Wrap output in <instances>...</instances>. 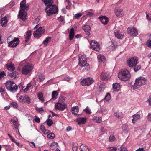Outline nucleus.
Instances as JSON below:
<instances>
[{
	"mask_svg": "<svg viewBox=\"0 0 151 151\" xmlns=\"http://www.w3.org/2000/svg\"><path fill=\"white\" fill-rule=\"evenodd\" d=\"M45 10L47 14L49 16L56 13L58 11V7L56 5L52 4L46 6Z\"/></svg>",
	"mask_w": 151,
	"mask_h": 151,
	"instance_id": "7ed1b4c3",
	"label": "nucleus"
},
{
	"mask_svg": "<svg viewBox=\"0 0 151 151\" xmlns=\"http://www.w3.org/2000/svg\"><path fill=\"white\" fill-rule=\"evenodd\" d=\"M58 96V94L56 91H53L52 93V98L54 99H56L57 96Z\"/></svg>",
	"mask_w": 151,
	"mask_h": 151,
	"instance_id": "37998d69",
	"label": "nucleus"
},
{
	"mask_svg": "<svg viewBox=\"0 0 151 151\" xmlns=\"http://www.w3.org/2000/svg\"><path fill=\"white\" fill-rule=\"evenodd\" d=\"M110 49H111L112 50H113L116 47V45H115L114 44L112 43V44L111 46H110L109 47Z\"/></svg>",
	"mask_w": 151,
	"mask_h": 151,
	"instance_id": "338daca9",
	"label": "nucleus"
},
{
	"mask_svg": "<svg viewBox=\"0 0 151 151\" xmlns=\"http://www.w3.org/2000/svg\"><path fill=\"white\" fill-rule=\"evenodd\" d=\"M119 78L124 81L128 80L130 77L129 72L127 70H122L118 75Z\"/></svg>",
	"mask_w": 151,
	"mask_h": 151,
	"instance_id": "20e7f679",
	"label": "nucleus"
},
{
	"mask_svg": "<svg viewBox=\"0 0 151 151\" xmlns=\"http://www.w3.org/2000/svg\"><path fill=\"white\" fill-rule=\"evenodd\" d=\"M36 110L39 112H43L44 111V110L42 107L37 108L36 109Z\"/></svg>",
	"mask_w": 151,
	"mask_h": 151,
	"instance_id": "680f3d73",
	"label": "nucleus"
},
{
	"mask_svg": "<svg viewBox=\"0 0 151 151\" xmlns=\"http://www.w3.org/2000/svg\"><path fill=\"white\" fill-rule=\"evenodd\" d=\"M64 18L63 17L61 16L58 18V19L60 22H62L64 20Z\"/></svg>",
	"mask_w": 151,
	"mask_h": 151,
	"instance_id": "69168bd1",
	"label": "nucleus"
},
{
	"mask_svg": "<svg viewBox=\"0 0 151 151\" xmlns=\"http://www.w3.org/2000/svg\"><path fill=\"white\" fill-rule=\"evenodd\" d=\"M55 109L60 110L63 111L66 108V106L65 105H62L61 103H58L55 104Z\"/></svg>",
	"mask_w": 151,
	"mask_h": 151,
	"instance_id": "dca6fc26",
	"label": "nucleus"
},
{
	"mask_svg": "<svg viewBox=\"0 0 151 151\" xmlns=\"http://www.w3.org/2000/svg\"><path fill=\"white\" fill-rule=\"evenodd\" d=\"M19 16L20 19L23 21L26 19L27 12L25 10L20 9L19 12Z\"/></svg>",
	"mask_w": 151,
	"mask_h": 151,
	"instance_id": "f8f14e48",
	"label": "nucleus"
},
{
	"mask_svg": "<svg viewBox=\"0 0 151 151\" xmlns=\"http://www.w3.org/2000/svg\"><path fill=\"white\" fill-rule=\"evenodd\" d=\"M47 124L49 126H50L53 123V121L49 118L47 120Z\"/></svg>",
	"mask_w": 151,
	"mask_h": 151,
	"instance_id": "09e8293b",
	"label": "nucleus"
},
{
	"mask_svg": "<svg viewBox=\"0 0 151 151\" xmlns=\"http://www.w3.org/2000/svg\"><path fill=\"white\" fill-rule=\"evenodd\" d=\"M115 139L114 136L113 135H110L109 137V141L110 142H113Z\"/></svg>",
	"mask_w": 151,
	"mask_h": 151,
	"instance_id": "3c124183",
	"label": "nucleus"
},
{
	"mask_svg": "<svg viewBox=\"0 0 151 151\" xmlns=\"http://www.w3.org/2000/svg\"><path fill=\"white\" fill-rule=\"evenodd\" d=\"M91 48L96 51H99L100 48L99 43L94 41H92L90 43Z\"/></svg>",
	"mask_w": 151,
	"mask_h": 151,
	"instance_id": "9d476101",
	"label": "nucleus"
},
{
	"mask_svg": "<svg viewBox=\"0 0 151 151\" xmlns=\"http://www.w3.org/2000/svg\"><path fill=\"white\" fill-rule=\"evenodd\" d=\"M147 19L149 20H151V14H149L146 15Z\"/></svg>",
	"mask_w": 151,
	"mask_h": 151,
	"instance_id": "0e129e2a",
	"label": "nucleus"
},
{
	"mask_svg": "<svg viewBox=\"0 0 151 151\" xmlns=\"http://www.w3.org/2000/svg\"><path fill=\"white\" fill-rule=\"evenodd\" d=\"M97 58L99 62H103L105 60L104 56L103 55H99L98 56Z\"/></svg>",
	"mask_w": 151,
	"mask_h": 151,
	"instance_id": "e433bc0d",
	"label": "nucleus"
},
{
	"mask_svg": "<svg viewBox=\"0 0 151 151\" xmlns=\"http://www.w3.org/2000/svg\"><path fill=\"white\" fill-rule=\"evenodd\" d=\"M78 147L75 145H73V146L72 150L73 151H78Z\"/></svg>",
	"mask_w": 151,
	"mask_h": 151,
	"instance_id": "e2e57ef3",
	"label": "nucleus"
},
{
	"mask_svg": "<svg viewBox=\"0 0 151 151\" xmlns=\"http://www.w3.org/2000/svg\"><path fill=\"white\" fill-rule=\"evenodd\" d=\"M74 35V30L73 28H72L70 30L69 34V39L70 40H71Z\"/></svg>",
	"mask_w": 151,
	"mask_h": 151,
	"instance_id": "bb28decb",
	"label": "nucleus"
},
{
	"mask_svg": "<svg viewBox=\"0 0 151 151\" xmlns=\"http://www.w3.org/2000/svg\"><path fill=\"white\" fill-rule=\"evenodd\" d=\"M107 111V109H106L105 107H103L99 109L98 112L100 114H103L104 112Z\"/></svg>",
	"mask_w": 151,
	"mask_h": 151,
	"instance_id": "4c0bfd02",
	"label": "nucleus"
},
{
	"mask_svg": "<svg viewBox=\"0 0 151 151\" xmlns=\"http://www.w3.org/2000/svg\"><path fill=\"white\" fill-rule=\"evenodd\" d=\"M98 84L99 86V88H98L99 91L101 92L102 90H103L105 88V83L103 82L101 83H99Z\"/></svg>",
	"mask_w": 151,
	"mask_h": 151,
	"instance_id": "2f4dec72",
	"label": "nucleus"
},
{
	"mask_svg": "<svg viewBox=\"0 0 151 151\" xmlns=\"http://www.w3.org/2000/svg\"><path fill=\"white\" fill-rule=\"evenodd\" d=\"M45 32V29L42 27H39L34 32L33 35L35 37L39 38Z\"/></svg>",
	"mask_w": 151,
	"mask_h": 151,
	"instance_id": "6e6552de",
	"label": "nucleus"
},
{
	"mask_svg": "<svg viewBox=\"0 0 151 151\" xmlns=\"http://www.w3.org/2000/svg\"><path fill=\"white\" fill-rule=\"evenodd\" d=\"M82 15V14L81 13H77L75 15V17L76 19H78Z\"/></svg>",
	"mask_w": 151,
	"mask_h": 151,
	"instance_id": "6e6d98bb",
	"label": "nucleus"
},
{
	"mask_svg": "<svg viewBox=\"0 0 151 151\" xmlns=\"http://www.w3.org/2000/svg\"><path fill=\"white\" fill-rule=\"evenodd\" d=\"M11 104L13 107L16 108H17L18 106L17 104L15 102H12L11 103Z\"/></svg>",
	"mask_w": 151,
	"mask_h": 151,
	"instance_id": "864d4df0",
	"label": "nucleus"
},
{
	"mask_svg": "<svg viewBox=\"0 0 151 151\" xmlns=\"http://www.w3.org/2000/svg\"><path fill=\"white\" fill-rule=\"evenodd\" d=\"M86 118L84 117H80L77 119L76 121L78 124H84L86 121Z\"/></svg>",
	"mask_w": 151,
	"mask_h": 151,
	"instance_id": "6ab92c4d",
	"label": "nucleus"
},
{
	"mask_svg": "<svg viewBox=\"0 0 151 151\" xmlns=\"http://www.w3.org/2000/svg\"><path fill=\"white\" fill-rule=\"evenodd\" d=\"M31 31H27L26 35L25 36V42H27L30 39L31 35Z\"/></svg>",
	"mask_w": 151,
	"mask_h": 151,
	"instance_id": "b1692460",
	"label": "nucleus"
},
{
	"mask_svg": "<svg viewBox=\"0 0 151 151\" xmlns=\"http://www.w3.org/2000/svg\"><path fill=\"white\" fill-rule=\"evenodd\" d=\"M51 37H47L43 41V43L44 44L45 46H47L48 42H49L51 40Z\"/></svg>",
	"mask_w": 151,
	"mask_h": 151,
	"instance_id": "a19ab883",
	"label": "nucleus"
},
{
	"mask_svg": "<svg viewBox=\"0 0 151 151\" xmlns=\"http://www.w3.org/2000/svg\"><path fill=\"white\" fill-rule=\"evenodd\" d=\"M115 12L116 15L118 17H121L123 15L122 10L121 9H116Z\"/></svg>",
	"mask_w": 151,
	"mask_h": 151,
	"instance_id": "5701e85b",
	"label": "nucleus"
},
{
	"mask_svg": "<svg viewBox=\"0 0 151 151\" xmlns=\"http://www.w3.org/2000/svg\"><path fill=\"white\" fill-rule=\"evenodd\" d=\"M80 149L81 151H89V150L88 147L86 145L82 144L80 146Z\"/></svg>",
	"mask_w": 151,
	"mask_h": 151,
	"instance_id": "cd10ccee",
	"label": "nucleus"
},
{
	"mask_svg": "<svg viewBox=\"0 0 151 151\" xmlns=\"http://www.w3.org/2000/svg\"><path fill=\"white\" fill-rule=\"evenodd\" d=\"M5 75V73L4 72H0V79H1L2 77Z\"/></svg>",
	"mask_w": 151,
	"mask_h": 151,
	"instance_id": "bf43d9fd",
	"label": "nucleus"
},
{
	"mask_svg": "<svg viewBox=\"0 0 151 151\" xmlns=\"http://www.w3.org/2000/svg\"><path fill=\"white\" fill-rule=\"evenodd\" d=\"M146 82V79L145 78L140 77L137 78L134 83V89H137L140 86L144 85Z\"/></svg>",
	"mask_w": 151,
	"mask_h": 151,
	"instance_id": "39448f33",
	"label": "nucleus"
},
{
	"mask_svg": "<svg viewBox=\"0 0 151 151\" xmlns=\"http://www.w3.org/2000/svg\"><path fill=\"white\" fill-rule=\"evenodd\" d=\"M133 119L132 121V123L134 124L135 123V122L139 119L140 118V116L139 114H135L132 116Z\"/></svg>",
	"mask_w": 151,
	"mask_h": 151,
	"instance_id": "393cba45",
	"label": "nucleus"
},
{
	"mask_svg": "<svg viewBox=\"0 0 151 151\" xmlns=\"http://www.w3.org/2000/svg\"><path fill=\"white\" fill-rule=\"evenodd\" d=\"M110 77L109 73L107 72H103L101 76V78L104 81H106Z\"/></svg>",
	"mask_w": 151,
	"mask_h": 151,
	"instance_id": "2eb2a0df",
	"label": "nucleus"
},
{
	"mask_svg": "<svg viewBox=\"0 0 151 151\" xmlns=\"http://www.w3.org/2000/svg\"><path fill=\"white\" fill-rule=\"evenodd\" d=\"M141 68V66L140 65H138L136 67L134 68V71L137 72L139 71Z\"/></svg>",
	"mask_w": 151,
	"mask_h": 151,
	"instance_id": "8fccbe9b",
	"label": "nucleus"
},
{
	"mask_svg": "<svg viewBox=\"0 0 151 151\" xmlns=\"http://www.w3.org/2000/svg\"><path fill=\"white\" fill-rule=\"evenodd\" d=\"M55 137V135L53 133H51L47 135L48 137L50 139H53Z\"/></svg>",
	"mask_w": 151,
	"mask_h": 151,
	"instance_id": "49530a36",
	"label": "nucleus"
},
{
	"mask_svg": "<svg viewBox=\"0 0 151 151\" xmlns=\"http://www.w3.org/2000/svg\"><path fill=\"white\" fill-rule=\"evenodd\" d=\"M138 63V60L136 58L133 57L128 59L127 64L130 67H134L136 66Z\"/></svg>",
	"mask_w": 151,
	"mask_h": 151,
	"instance_id": "0eeeda50",
	"label": "nucleus"
},
{
	"mask_svg": "<svg viewBox=\"0 0 151 151\" xmlns=\"http://www.w3.org/2000/svg\"><path fill=\"white\" fill-rule=\"evenodd\" d=\"M18 73L16 71H14L9 74V76L13 78H16L18 75Z\"/></svg>",
	"mask_w": 151,
	"mask_h": 151,
	"instance_id": "473e14b6",
	"label": "nucleus"
},
{
	"mask_svg": "<svg viewBox=\"0 0 151 151\" xmlns=\"http://www.w3.org/2000/svg\"><path fill=\"white\" fill-rule=\"evenodd\" d=\"M7 22V17L6 16L4 17L3 18H1V24L2 27H5Z\"/></svg>",
	"mask_w": 151,
	"mask_h": 151,
	"instance_id": "a878e982",
	"label": "nucleus"
},
{
	"mask_svg": "<svg viewBox=\"0 0 151 151\" xmlns=\"http://www.w3.org/2000/svg\"><path fill=\"white\" fill-rule=\"evenodd\" d=\"M114 115L116 117L119 119L122 118L123 117V114L122 112H115L114 113Z\"/></svg>",
	"mask_w": 151,
	"mask_h": 151,
	"instance_id": "f704fd0d",
	"label": "nucleus"
},
{
	"mask_svg": "<svg viewBox=\"0 0 151 151\" xmlns=\"http://www.w3.org/2000/svg\"><path fill=\"white\" fill-rule=\"evenodd\" d=\"M71 111L73 114L77 116V113L79 111V109L78 106L73 107L71 109Z\"/></svg>",
	"mask_w": 151,
	"mask_h": 151,
	"instance_id": "412c9836",
	"label": "nucleus"
},
{
	"mask_svg": "<svg viewBox=\"0 0 151 151\" xmlns=\"http://www.w3.org/2000/svg\"><path fill=\"white\" fill-rule=\"evenodd\" d=\"M83 29L84 30L86 34L89 35L90 34V27L88 25L84 26L83 28Z\"/></svg>",
	"mask_w": 151,
	"mask_h": 151,
	"instance_id": "4be33fe9",
	"label": "nucleus"
},
{
	"mask_svg": "<svg viewBox=\"0 0 151 151\" xmlns=\"http://www.w3.org/2000/svg\"><path fill=\"white\" fill-rule=\"evenodd\" d=\"M40 128L44 134H47L48 133V131L46 129L44 125H41Z\"/></svg>",
	"mask_w": 151,
	"mask_h": 151,
	"instance_id": "ea45409f",
	"label": "nucleus"
},
{
	"mask_svg": "<svg viewBox=\"0 0 151 151\" xmlns=\"http://www.w3.org/2000/svg\"><path fill=\"white\" fill-rule=\"evenodd\" d=\"M108 149L109 151H117V148L114 147H109L108 148Z\"/></svg>",
	"mask_w": 151,
	"mask_h": 151,
	"instance_id": "de8ad7c7",
	"label": "nucleus"
},
{
	"mask_svg": "<svg viewBox=\"0 0 151 151\" xmlns=\"http://www.w3.org/2000/svg\"><path fill=\"white\" fill-rule=\"evenodd\" d=\"M93 82V80L91 78H84L81 82V84L82 86H89Z\"/></svg>",
	"mask_w": 151,
	"mask_h": 151,
	"instance_id": "1a4fd4ad",
	"label": "nucleus"
},
{
	"mask_svg": "<svg viewBox=\"0 0 151 151\" xmlns=\"http://www.w3.org/2000/svg\"><path fill=\"white\" fill-rule=\"evenodd\" d=\"M93 120L94 122L99 123L101 122L102 118L101 117H99L96 116H94L93 118Z\"/></svg>",
	"mask_w": 151,
	"mask_h": 151,
	"instance_id": "c9c22d12",
	"label": "nucleus"
},
{
	"mask_svg": "<svg viewBox=\"0 0 151 151\" xmlns=\"http://www.w3.org/2000/svg\"><path fill=\"white\" fill-rule=\"evenodd\" d=\"M11 121L12 122L15 128L17 129L19 126V124L16 121L14 120H11Z\"/></svg>",
	"mask_w": 151,
	"mask_h": 151,
	"instance_id": "a18cd8bd",
	"label": "nucleus"
},
{
	"mask_svg": "<svg viewBox=\"0 0 151 151\" xmlns=\"http://www.w3.org/2000/svg\"><path fill=\"white\" fill-rule=\"evenodd\" d=\"M84 111L85 112L86 114H90L91 113L90 110L89 108L88 107L84 109Z\"/></svg>",
	"mask_w": 151,
	"mask_h": 151,
	"instance_id": "603ef678",
	"label": "nucleus"
},
{
	"mask_svg": "<svg viewBox=\"0 0 151 151\" xmlns=\"http://www.w3.org/2000/svg\"><path fill=\"white\" fill-rule=\"evenodd\" d=\"M127 32L130 35L132 36H136L138 34L137 30L132 27H129L127 29Z\"/></svg>",
	"mask_w": 151,
	"mask_h": 151,
	"instance_id": "ddd939ff",
	"label": "nucleus"
},
{
	"mask_svg": "<svg viewBox=\"0 0 151 151\" xmlns=\"http://www.w3.org/2000/svg\"><path fill=\"white\" fill-rule=\"evenodd\" d=\"M19 40L18 38H14L13 40L8 43V45L11 47H14L16 46L19 43Z\"/></svg>",
	"mask_w": 151,
	"mask_h": 151,
	"instance_id": "9b49d317",
	"label": "nucleus"
},
{
	"mask_svg": "<svg viewBox=\"0 0 151 151\" xmlns=\"http://www.w3.org/2000/svg\"><path fill=\"white\" fill-rule=\"evenodd\" d=\"M6 67L9 70L11 71H13L15 69L14 65L12 63L9 65H7Z\"/></svg>",
	"mask_w": 151,
	"mask_h": 151,
	"instance_id": "c85d7f7f",
	"label": "nucleus"
},
{
	"mask_svg": "<svg viewBox=\"0 0 151 151\" xmlns=\"http://www.w3.org/2000/svg\"><path fill=\"white\" fill-rule=\"evenodd\" d=\"M33 66L32 64L28 63L23 67L22 69V73L23 74H27L32 70Z\"/></svg>",
	"mask_w": 151,
	"mask_h": 151,
	"instance_id": "423d86ee",
	"label": "nucleus"
},
{
	"mask_svg": "<svg viewBox=\"0 0 151 151\" xmlns=\"http://www.w3.org/2000/svg\"><path fill=\"white\" fill-rule=\"evenodd\" d=\"M7 89L11 92L15 93L18 90V86L14 81H8L5 83Z\"/></svg>",
	"mask_w": 151,
	"mask_h": 151,
	"instance_id": "f257e3e1",
	"label": "nucleus"
},
{
	"mask_svg": "<svg viewBox=\"0 0 151 151\" xmlns=\"http://www.w3.org/2000/svg\"><path fill=\"white\" fill-rule=\"evenodd\" d=\"M38 97L39 99L43 102L44 100L43 98V95L41 93H39L38 94Z\"/></svg>",
	"mask_w": 151,
	"mask_h": 151,
	"instance_id": "c03bdc74",
	"label": "nucleus"
},
{
	"mask_svg": "<svg viewBox=\"0 0 151 151\" xmlns=\"http://www.w3.org/2000/svg\"><path fill=\"white\" fill-rule=\"evenodd\" d=\"M146 102L149 103V105L151 106V97H150Z\"/></svg>",
	"mask_w": 151,
	"mask_h": 151,
	"instance_id": "774afa93",
	"label": "nucleus"
},
{
	"mask_svg": "<svg viewBox=\"0 0 151 151\" xmlns=\"http://www.w3.org/2000/svg\"><path fill=\"white\" fill-rule=\"evenodd\" d=\"M114 33L115 36L118 39H122L123 38V35L120 33L119 30V29H117L115 30L114 31Z\"/></svg>",
	"mask_w": 151,
	"mask_h": 151,
	"instance_id": "a211bd4d",
	"label": "nucleus"
},
{
	"mask_svg": "<svg viewBox=\"0 0 151 151\" xmlns=\"http://www.w3.org/2000/svg\"><path fill=\"white\" fill-rule=\"evenodd\" d=\"M120 151H128L126 148L122 146H121L120 147Z\"/></svg>",
	"mask_w": 151,
	"mask_h": 151,
	"instance_id": "4d7b16f0",
	"label": "nucleus"
},
{
	"mask_svg": "<svg viewBox=\"0 0 151 151\" xmlns=\"http://www.w3.org/2000/svg\"><path fill=\"white\" fill-rule=\"evenodd\" d=\"M35 121L37 123H39L40 122V119L37 116H35Z\"/></svg>",
	"mask_w": 151,
	"mask_h": 151,
	"instance_id": "13d9d810",
	"label": "nucleus"
},
{
	"mask_svg": "<svg viewBox=\"0 0 151 151\" xmlns=\"http://www.w3.org/2000/svg\"><path fill=\"white\" fill-rule=\"evenodd\" d=\"M79 63L78 64L82 67H86L85 68L87 70L90 69L89 64L87 63L86 56L85 55H78Z\"/></svg>",
	"mask_w": 151,
	"mask_h": 151,
	"instance_id": "f03ea898",
	"label": "nucleus"
},
{
	"mask_svg": "<svg viewBox=\"0 0 151 151\" xmlns=\"http://www.w3.org/2000/svg\"><path fill=\"white\" fill-rule=\"evenodd\" d=\"M111 98V97L109 93H107L106 95L105 96L104 100L106 101H109Z\"/></svg>",
	"mask_w": 151,
	"mask_h": 151,
	"instance_id": "79ce46f5",
	"label": "nucleus"
},
{
	"mask_svg": "<svg viewBox=\"0 0 151 151\" xmlns=\"http://www.w3.org/2000/svg\"><path fill=\"white\" fill-rule=\"evenodd\" d=\"M147 46L150 47H151V40L149 39L146 42Z\"/></svg>",
	"mask_w": 151,
	"mask_h": 151,
	"instance_id": "5fc2aeb1",
	"label": "nucleus"
},
{
	"mask_svg": "<svg viewBox=\"0 0 151 151\" xmlns=\"http://www.w3.org/2000/svg\"><path fill=\"white\" fill-rule=\"evenodd\" d=\"M26 96H23L21 95L19 98V101L22 103H24L26 102Z\"/></svg>",
	"mask_w": 151,
	"mask_h": 151,
	"instance_id": "58836bf2",
	"label": "nucleus"
},
{
	"mask_svg": "<svg viewBox=\"0 0 151 151\" xmlns=\"http://www.w3.org/2000/svg\"><path fill=\"white\" fill-rule=\"evenodd\" d=\"M113 86L114 91L118 92L120 89V85L119 83H114L113 84Z\"/></svg>",
	"mask_w": 151,
	"mask_h": 151,
	"instance_id": "aec40b11",
	"label": "nucleus"
},
{
	"mask_svg": "<svg viewBox=\"0 0 151 151\" xmlns=\"http://www.w3.org/2000/svg\"><path fill=\"white\" fill-rule=\"evenodd\" d=\"M20 9L27 11L29 9L28 4H26L25 0H23L20 3Z\"/></svg>",
	"mask_w": 151,
	"mask_h": 151,
	"instance_id": "4468645a",
	"label": "nucleus"
},
{
	"mask_svg": "<svg viewBox=\"0 0 151 151\" xmlns=\"http://www.w3.org/2000/svg\"><path fill=\"white\" fill-rule=\"evenodd\" d=\"M31 86L32 85L31 83H29L27 84L26 87L24 89V87L23 86L22 87V89L24 92L26 93L28 91L29 88L31 87Z\"/></svg>",
	"mask_w": 151,
	"mask_h": 151,
	"instance_id": "72a5a7b5",
	"label": "nucleus"
},
{
	"mask_svg": "<svg viewBox=\"0 0 151 151\" xmlns=\"http://www.w3.org/2000/svg\"><path fill=\"white\" fill-rule=\"evenodd\" d=\"M45 6H46L52 4L53 3L52 0H42Z\"/></svg>",
	"mask_w": 151,
	"mask_h": 151,
	"instance_id": "7c9ffc66",
	"label": "nucleus"
},
{
	"mask_svg": "<svg viewBox=\"0 0 151 151\" xmlns=\"http://www.w3.org/2000/svg\"><path fill=\"white\" fill-rule=\"evenodd\" d=\"M45 78V76L42 74H39L37 78V80L39 82H42Z\"/></svg>",
	"mask_w": 151,
	"mask_h": 151,
	"instance_id": "c756f323",
	"label": "nucleus"
},
{
	"mask_svg": "<svg viewBox=\"0 0 151 151\" xmlns=\"http://www.w3.org/2000/svg\"><path fill=\"white\" fill-rule=\"evenodd\" d=\"M99 18L101 22L104 24H106L108 22L109 20L108 18L105 16L99 17Z\"/></svg>",
	"mask_w": 151,
	"mask_h": 151,
	"instance_id": "f3484780",
	"label": "nucleus"
},
{
	"mask_svg": "<svg viewBox=\"0 0 151 151\" xmlns=\"http://www.w3.org/2000/svg\"><path fill=\"white\" fill-rule=\"evenodd\" d=\"M40 20V19L39 18L37 17L36 18L34 22V24H38V22H39Z\"/></svg>",
	"mask_w": 151,
	"mask_h": 151,
	"instance_id": "052dcab7",
	"label": "nucleus"
}]
</instances>
